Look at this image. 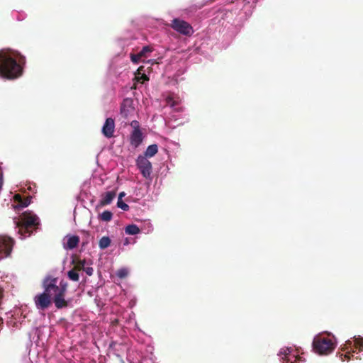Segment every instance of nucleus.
I'll return each mask as SVG.
<instances>
[{
    "label": "nucleus",
    "mask_w": 363,
    "mask_h": 363,
    "mask_svg": "<svg viewBox=\"0 0 363 363\" xmlns=\"http://www.w3.org/2000/svg\"><path fill=\"white\" fill-rule=\"evenodd\" d=\"M158 152V147L156 144L149 145L145 152L144 157H152L155 156Z\"/></svg>",
    "instance_id": "13"
},
{
    "label": "nucleus",
    "mask_w": 363,
    "mask_h": 363,
    "mask_svg": "<svg viewBox=\"0 0 363 363\" xmlns=\"http://www.w3.org/2000/svg\"><path fill=\"white\" fill-rule=\"evenodd\" d=\"M115 197L116 191H111L106 192L102 195V198L100 201V205L104 206L110 204Z\"/></svg>",
    "instance_id": "12"
},
{
    "label": "nucleus",
    "mask_w": 363,
    "mask_h": 363,
    "mask_svg": "<svg viewBox=\"0 0 363 363\" xmlns=\"http://www.w3.org/2000/svg\"><path fill=\"white\" fill-rule=\"evenodd\" d=\"M170 26L174 30L184 35L191 36L194 33L192 26L188 22L179 18H174Z\"/></svg>",
    "instance_id": "5"
},
{
    "label": "nucleus",
    "mask_w": 363,
    "mask_h": 363,
    "mask_svg": "<svg viewBox=\"0 0 363 363\" xmlns=\"http://www.w3.org/2000/svg\"><path fill=\"white\" fill-rule=\"evenodd\" d=\"M39 225V218L36 215L25 212L22 214L21 221L18 223V233L22 238L29 237L38 228Z\"/></svg>",
    "instance_id": "3"
},
{
    "label": "nucleus",
    "mask_w": 363,
    "mask_h": 363,
    "mask_svg": "<svg viewBox=\"0 0 363 363\" xmlns=\"http://www.w3.org/2000/svg\"><path fill=\"white\" fill-rule=\"evenodd\" d=\"M113 213L109 211H104L99 215V219L103 221H110L112 219Z\"/></svg>",
    "instance_id": "21"
},
{
    "label": "nucleus",
    "mask_w": 363,
    "mask_h": 363,
    "mask_svg": "<svg viewBox=\"0 0 363 363\" xmlns=\"http://www.w3.org/2000/svg\"><path fill=\"white\" fill-rule=\"evenodd\" d=\"M117 206L123 211H128L129 209V206L122 200H118Z\"/></svg>",
    "instance_id": "25"
},
{
    "label": "nucleus",
    "mask_w": 363,
    "mask_h": 363,
    "mask_svg": "<svg viewBox=\"0 0 363 363\" xmlns=\"http://www.w3.org/2000/svg\"><path fill=\"white\" fill-rule=\"evenodd\" d=\"M313 347L315 352L319 354H328L335 348V342L331 337L318 335L313 339Z\"/></svg>",
    "instance_id": "4"
},
{
    "label": "nucleus",
    "mask_w": 363,
    "mask_h": 363,
    "mask_svg": "<svg viewBox=\"0 0 363 363\" xmlns=\"http://www.w3.org/2000/svg\"><path fill=\"white\" fill-rule=\"evenodd\" d=\"M114 130V120L111 118H106L101 130L103 135L107 138H111L113 137Z\"/></svg>",
    "instance_id": "9"
},
{
    "label": "nucleus",
    "mask_w": 363,
    "mask_h": 363,
    "mask_svg": "<svg viewBox=\"0 0 363 363\" xmlns=\"http://www.w3.org/2000/svg\"><path fill=\"white\" fill-rule=\"evenodd\" d=\"M143 67H140L137 70V74H136V79L138 82H144L145 81H148L149 78L148 77L144 74L141 73V71H143Z\"/></svg>",
    "instance_id": "17"
},
{
    "label": "nucleus",
    "mask_w": 363,
    "mask_h": 363,
    "mask_svg": "<svg viewBox=\"0 0 363 363\" xmlns=\"http://www.w3.org/2000/svg\"><path fill=\"white\" fill-rule=\"evenodd\" d=\"M141 58L142 57L139 56V52L138 54H130V60L135 64H138Z\"/></svg>",
    "instance_id": "26"
},
{
    "label": "nucleus",
    "mask_w": 363,
    "mask_h": 363,
    "mask_svg": "<svg viewBox=\"0 0 363 363\" xmlns=\"http://www.w3.org/2000/svg\"><path fill=\"white\" fill-rule=\"evenodd\" d=\"M125 196L124 192H121L118 196V200H122V197Z\"/></svg>",
    "instance_id": "31"
},
{
    "label": "nucleus",
    "mask_w": 363,
    "mask_h": 363,
    "mask_svg": "<svg viewBox=\"0 0 363 363\" xmlns=\"http://www.w3.org/2000/svg\"><path fill=\"white\" fill-rule=\"evenodd\" d=\"M136 165L145 178L147 179L150 177L152 173V164L147 157L139 155L136 160Z\"/></svg>",
    "instance_id": "7"
},
{
    "label": "nucleus",
    "mask_w": 363,
    "mask_h": 363,
    "mask_svg": "<svg viewBox=\"0 0 363 363\" xmlns=\"http://www.w3.org/2000/svg\"><path fill=\"white\" fill-rule=\"evenodd\" d=\"M287 351H288V350L281 351L279 354V355L280 357H281V358L283 359V363H294L291 359V357H290L291 354H290L289 352H288Z\"/></svg>",
    "instance_id": "19"
},
{
    "label": "nucleus",
    "mask_w": 363,
    "mask_h": 363,
    "mask_svg": "<svg viewBox=\"0 0 363 363\" xmlns=\"http://www.w3.org/2000/svg\"><path fill=\"white\" fill-rule=\"evenodd\" d=\"M72 264H74V269H75L77 271L84 270V266L86 264L85 259L83 260H72Z\"/></svg>",
    "instance_id": "18"
},
{
    "label": "nucleus",
    "mask_w": 363,
    "mask_h": 363,
    "mask_svg": "<svg viewBox=\"0 0 363 363\" xmlns=\"http://www.w3.org/2000/svg\"><path fill=\"white\" fill-rule=\"evenodd\" d=\"M134 111L133 100L131 98L123 99L121 106V113L123 117L127 118Z\"/></svg>",
    "instance_id": "8"
},
{
    "label": "nucleus",
    "mask_w": 363,
    "mask_h": 363,
    "mask_svg": "<svg viewBox=\"0 0 363 363\" xmlns=\"http://www.w3.org/2000/svg\"><path fill=\"white\" fill-rule=\"evenodd\" d=\"M341 356H344V358L341 357V359L342 361H345V359L350 360L351 359V356H353V354L351 352H347L346 354H342Z\"/></svg>",
    "instance_id": "28"
},
{
    "label": "nucleus",
    "mask_w": 363,
    "mask_h": 363,
    "mask_svg": "<svg viewBox=\"0 0 363 363\" xmlns=\"http://www.w3.org/2000/svg\"><path fill=\"white\" fill-rule=\"evenodd\" d=\"M125 232L128 235H134L140 233V228L136 225L131 224L125 227Z\"/></svg>",
    "instance_id": "15"
},
{
    "label": "nucleus",
    "mask_w": 363,
    "mask_h": 363,
    "mask_svg": "<svg viewBox=\"0 0 363 363\" xmlns=\"http://www.w3.org/2000/svg\"><path fill=\"white\" fill-rule=\"evenodd\" d=\"M67 277L70 280L74 281H78L79 279L78 271L74 268L67 272Z\"/></svg>",
    "instance_id": "20"
},
{
    "label": "nucleus",
    "mask_w": 363,
    "mask_h": 363,
    "mask_svg": "<svg viewBox=\"0 0 363 363\" xmlns=\"http://www.w3.org/2000/svg\"><path fill=\"white\" fill-rule=\"evenodd\" d=\"M354 346L355 348H359V351H363V337H354Z\"/></svg>",
    "instance_id": "22"
},
{
    "label": "nucleus",
    "mask_w": 363,
    "mask_h": 363,
    "mask_svg": "<svg viewBox=\"0 0 363 363\" xmlns=\"http://www.w3.org/2000/svg\"><path fill=\"white\" fill-rule=\"evenodd\" d=\"M111 239L108 236H104L102 237L99 242V247L102 250L107 248L111 245Z\"/></svg>",
    "instance_id": "16"
},
{
    "label": "nucleus",
    "mask_w": 363,
    "mask_h": 363,
    "mask_svg": "<svg viewBox=\"0 0 363 363\" xmlns=\"http://www.w3.org/2000/svg\"><path fill=\"white\" fill-rule=\"evenodd\" d=\"M11 57L4 52L0 53V76L8 79H14L23 73L22 65L26 63V57L21 54Z\"/></svg>",
    "instance_id": "2"
},
{
    "label": "nucleus",
    "mask_w": 363,
    "mask_h": 363,
    "mask_svg": "<svg viewBox=\"0 0 363 363\" xmlns=\"http://www.w3.org/2000/svg\"><path fill=\"white\" fill-rule=\"evenodd\" d=\"M58 283V278L51 275L46 276L42 282L44 289L43 293L34 297V302L38 310L48 308L53 301L57 308L61 309L68 306V302L65 297L67 291L68 284L64 280Z\"/></svg>",
    "instance_id": "1"
},
{
    "label": "nucleus",
    "mask_w": 363,
    "mask_h": 363,
    "mask_svg": "<svg viewBox=\"0 0 363 363\" xmlns=\"http://www.w3.org/2000/svg\"><path fill=\"white\" fill-rule=\"evenodd\" d=\"M116 275L120 279H124L128 275V270L125 268H121L118 270Z\"/></svg>",
    "instance_id": "24"
},
{
    "label": "nucleus",
    "mask_w": 363,
    "mask_h": 363,
    "mask_svg": "<svg viewBox=\"0 0 363 363\" xmlns=\"http://www.w3.org/2000/svg\"><path fill=\"white\" fill-rule=\"evenodd\" d=\"M167 103L171 106H175V102L173 101V99L171 97L167 98Z\"/></svg>",
    "instance_id": "30"
},
{
    "label": "nucleus",
    "mask_w": 363,
    "mask_h": 363,
    "mask_svg": "<svg viewBox=\"0 0 363 363\" xmlns=\"http://www.w3.org/2000/svg\"><path fill=\"white\" fill-rule=\"evenodd\" d=\"M130 125L133 127V130H140L139 123L137 121H133L130 123Z\"/></svg>",
    "instance_id": "27"
},
{
    "label": "nucleus",
    "mask_w": 363,
    "mask_h": 363,
    "mask_svg": "<svg viewBox=\"0 0 363 363\" xmlns=\"http://www.w3.org/2000/svg\"><path fill=\"white\" fill-rule=\"evenodd\" d=\"M14 245V240L5 235H0V259L11 255Z\"/></svg>",
    "instance_id": "6"
},
{
    "label": "nucleus",
    "mask_w": 363,
    "mask_h": 363,
    "mask_svg": "<svg viewBox=\"0 0 363 363\" xmlns=\"http://www.w3.org/2000/svg\"><path fill=\"white\" fill-rule=\"evenodd\" d=\"M15 200L18 201V204L21 207H26L28 206L30 203V199L28 197L26 198H22L21 195L16 194L14 196Z\"/></svg>",
    "instance_id": "14"
},
{
    "label": "nucleus",
    "mask_w": 363,
    "mask_h": 363,
    "mask_svg": "<svg viewBox=\"0 0 363 363\" xmlns=\"http://www.w3.org/2000/svg\"><path fill=\"white\" fill-rule=\"evenodd\" d=\"M143 140V133L140 130H133L130 135V143L135 148L138 147Z\"/></svg>",
    "instance_id": "10"
},
{
    "label": "nucleus",
    "mask_w": 363,
    "mask_h": 363,
    "mask_svg": "<svg viewBox=\"0 0 363 363\" xmlns=\"http://www.w3.org/2000/svg\"><path fill=\"white\" fill-rule=\"evenodd\" d=\"M352 342L351 341H347V342H346V344H345V346H347V345H350V347H351V346H352Z\"/></svg>",
    "instance_id": "32"
},
{
    "label": "nucleus",
    "mask_w": 363,
    "mask_h": 363,
    "mask_svg": "<svg viewBox=\"0 0 363 363\" xmlns=\"http://www.w3.org/2000/svg\"><path fill=\"white\" fill-rule=\"evenodd\" d=\"M84 271L89 276H91L93 274V273H94V269H93L92 267H85Z\"/></svg>",
    "instance_id": "29"
},
{
    "label": "nucleus",
    "mask_w": 363,
    "mask_h": 363,
    "mask_svg": "<svg viewBox=\"0 0 363 363\" xmlns=\"http://www.w3.org/2000/svg\"><path fill=\"white\" fill-rule=\"evenodd\" d=\"M152 52V48L150 46H144L142 50L139 52V56L142 57H146L147 53Z\"/></svg>",
    "instance_id": "23"
},
{
    "label": "nucleus",
    "mask_w": 363,
    "mask_h": 363,
    "mask_svg": "<svg viewBox=\"0 0 363 363\" xmlns=\"http://www.w3.org/2000/svg\"><path fill=\"white\" fill-rule=\"evenodd\" d=\"M80 239L77 235H67V242L64 243L65 250H73L77 247L79 243Z\"/></svg>",
    "instance_id": "11"
}]
</instances>
